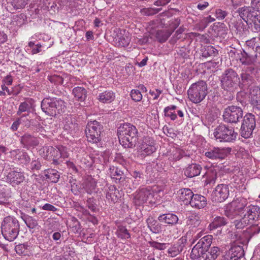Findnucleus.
<instances>
[{
	"label": "nucleus",
	"mask_w": 260,
	"mask_h": 260,
	"mask_svg": "<svg viewBox=\"0 0 260 260\" xmlns=\"http://www.w3.org/2000/svg\"><path fill=\"white\" fill-rule=\"evenodd\" d=\"M260 208L258 206L248 205L247 199L239 198L228 204L224 209L225 215L230 219L236 216L241 218L235 220L233 223L237 229H242L251 223L259 216Z\"/></svg>",
	"instance_id": "obj_1"
},
{
	"label": "nucleus",
	"mask_w": 260,
	"mask_h": 260,
	"mask_svg": "<svg viewBox=\"0 0 260 260\" xmlns=\"http://www.w3.org/2000/svg\"><path fill=\"white\" fill-rule=\"evenodd\" d=\"M260 208L258 206L248 205L247 199L239 198L228 204L224 209L225 215L230 219L236 216L241 218L235 220L233 223L237 229H242L251 223L259 216Z\"/></svg>",
	"instance_id": "obj_2"
},
{
	"label": "nucleus",
	"mask_w": 260,
	"mask_h": 260,
	"mask_svg": "<svg viewBox=\"0 0 260 260\" xmlns=\"http://www.w3.org/2000/svg\"><path fill=\"white\" fill-rule=\"evenodd\" d=\"M120 143L124 148H134L138 141V130L136 126L129 123L121 125L118 130Z\"/></svg>",
	"instance_id": "obj_3"
},
{
	"label": "nucleus",
	"mask_w": 260,
	"mask_h": 260,
	"mask_svg": "<svg viewBox=\"0 0 260 260\" xmlns=\"http://www.w3.org/2000/svg\"><path fill=\"white\" fill-rule=\"evenodd\" d=\"M41 107L46 114L54 117L64 112L66 109L64 101L55 97L45 98L41 102Z\"/></svg>",
	"instance_id": "obj_4"
},
{
	"label": "nucleus",
	"mask_w": 260,
	"mask_h": 260,
	"mask_svg": "<svg viewBox=\"0 0 260 260\" xmlns=\"http://www.w3.org/2000/svg\"><path fill=\"white\" fill-rule=\"evenodd\" d=\"M1 228L4 238L11 242L17 238L20 231V224L16 218L8 216L4 218Z\"/></svg>",
	"instance_id": "obj_5"
},
{
	"label": "nucleus",
	"mask_w": 260,
	"mask_h": 260,
	"mask_svg": "<svg viewBox=\"0 0 260 260\" xmlns=\"http://www.w3.org/2000/svg\"><path fill=\"white\" fill-rule=\"evenodd\" d=\"M190 101L194 103L202 102L208 94V87L206 82L203 80L199 81L191 84L187 90Z\"/></svg>",
	"instance_id": "obj_6"
},
{
	"label": "nucleus",
	"mask_w": 260,
	"mask_h": 260,
	"mask_svg": "<svg viewBox=\"0 0 260 260\" xmlns=\"http://www.w3.org/2000/svg\"><path fill=\"white\" fill-rule=\"evenodd\" d=\"M212 236L206 235L201 238L198 243L192 248L190 258L192 259H198L201 257H204L205 254L207 252L212 244Z\"/></svg>",
	"instance_id": "obj_7"
},
{
	"label": "nucleus",
	"mask_w": 260,
	"mask_h": 260,
	"mask_svg": "<svg viewBox=\"0 0 260 260\" xmlns=\"http://www.w3.org/2000/svg\"><path fill=\"white\" fill-rule=\"evenodd\" d=\"M213 135L219 142H231L235 140L237 133L235 132L233 127L220 124L215 128Z\"/></svg>",
	"instance_id": "obj_8"
},
{
	"label": "nucleus",
	"mask_w": 260,
	"mask_h": 260,
	"mask_svg": "<svg viewBox=\"0 0 260 260\" xmlns=\"http://www.w3.org/2000/svg\"><path fill=\"white\" fill-rule=\"evenodd\" d=\"M239 77L237 72L232 69L226 70L221 76L222 88L230 92L233 91L239 86Z\"/></svg>",
	"instance_id": "obj_9"
},
{
	"label": "nucleus",
	"mask_w": 260,
	"mask_h": 260,
	"mask_svg": "<svg viewBox=\"0 0 260 260\" xmlns=\"http://www.w3.org/2000/svg\"><path fill=\"white\" fill-rule=\"evenodd\" d=\"M103 126L96 120L87 123L85 129L86 137L89 142L98 143L101 140V134Z\"/></svg>",
	"instance_id": "obj_10"
},
{
	"label": "nucleus",
	"mask_w": 260,
	"mask_h": 260,
	"mask_svg": "<svg viewBox=\"0 0 260 260\" xmlns=\"http://www.w3.org/2000/svg\"><path fill=\"white\" fill-rule=\"evenodd\" d=\"M243 109L237 106H229L224 109L223 112V120L225 122L236 123L243 117Z\"/></svg>",
	"instance_id": "obj_11"
},
{
	"label": "nucleus",
	"mask_w": 260,
	"mask_h": 260,
	"mask_svg": "<svg viewBox=\"0 0 260 260\" xmlns=\"http://www.w3.org/2000/svg\"><path fill=\"white\" fill-rule=\"evenodd\" d=\"M255 116L251 113H247L244 117L241 126V136L247 139L251 137L255 127Z\"/></svg>",
	"instance_id": "obj_12"
},
{
	"label": "nucleus",
	"mask_w": 260,
	"mask_h": 260,
	"mask_svg": "<svg viewBox=\"0 0 260 260\" xmlns=\"http://www.w3.org/2000/svg\"><path fill=\"white\" fill-rule=\"evenodd\" d=\"M153 193L147 188H141L134 195V202L136 206H141L147 201L152 202Z\"/></svg>",
	"instance_id": "obj_13"
},
{
	"label": "nucleus",
	"mask_w": 260,
	"mask_h": 260,
	"mask_svg": "<svg viewBox=\"0 0 260 260\" xmlns=\"http://www.w3.org/2000/svg\"><path fill=\"white\" fill-rule=\"evenodd\" d=\"M229 196V186L226 184H218L212 193V200L215 202H222Z\"/></svg>",
	"instance_id": "obj_14"
},
{
	"label": "nucleus",
	"mask_w": 260,
	"mask_h": 260,
	"mask_svg": "<svg viewBox=\"0 0 260 260\" xmlns=\"http://www.w3.org/2000/svg\"><path fill=\"white\" fill-rule=\"evenodd\" d=\"M244 255L242 246L236 244L232 245L222 260H238Z\"/></svg>",
	"instance_id": "obj_15"
},
{
	"label": "nucleus",
	"mask_w": 260,
	"mask_h": 260,
	"mask_svg": "<svg viewBox=\"0 0 260 260\" xmlns=\"http://www.w3.org/2000/svg\"><path fill=\"white\" fill-rule=\"evenodd\" d=\"M158 220L166 226H173L179 224V218L177 215L173 213H168L160 215Z\"/></svg>",
	"instance_id": "obj_16"
},
{
	"label": "nucleus",
	"mask_w": 260,
	"mask_h": 260,
	"mask_svg": "<svg viewBox=\"0 0 260 260\" xmlns=\"http://www.w3.org/2000/svg\"><path fill=\"white\" fill-rule=\"evenodd\" d=\"M241 78H239V87L245 90L248 89L255 83V80L252 75L242 72L240 74Z\"/></svg>",
	"instance_id": "obj_17"
},
{
	"label": "nucleus",
	"mask_w": 260,
	"mask_h": 260,
	"mask_svg": "<svg viewBox=\"0 0 260 260\" xmlns=\"http://www.w3.org/2000/svg\"><path fill=\"white\" fill-rule=\"evenodd\" d=\"M239 57L242 64L253 65L256 62L257 54H251L242 49L240 51Z\"/></svg>",
	"instance_id": "obj_18"
},
{
	"label": "nucleus",
	"mask_w": 260,
	"mask_h": 260,
	"mask_svg": "<svg viewBox=\"0 0 260 260\" xmlns=\"http://www.w3.org/2000/svg\"><path fill=\"white\" fill-rule=\"evenodd\" d=\"M24 178L23 173L13 171L7 175V181L13 186H15L22 182Z\"/></svg>",
	"instance_id": "obj_19"
},
{
	"label": "nucleus",
	"mask_w": 260,
	"mask_h": 260,
	"mask_svg": "<svg viewBox=\"0 0 260 260\" xmlns=\"http://www.w3.org/2000/svg\"><path fill=\"white\" fill-rule=\"evenodd\" d=\"M111 177L115 180L116 183L122 184L125 181V177L123 171L117 167L112 166L109 168Z\"/></svg>",
	"instance_id": "obj_20"
},
{
	"label": "nucleus",
	"mask_w": 260,
	"mask_h": 260,
	"mask_svg": "<svg viewBox=\"0 0 260 260\" xmlns=\"http://www.w3.org/2000/svg\"><path fill=\"white\" fill-rule=\"evenodd\" d=\"M226 152L224 149L219 148H214L206 152L205 155L211 159H222L226 156Z\"/></svg>",
	"instance_id": "obj_21"
},
{
	"label": "nucleus",
	"mask_w": 260,
	"mask_h": 260,
	"mask_svg": "<svg viewBox=\"0 0 260 260\" xmlns=\"http://www.w3.org/2000/svg\"><path fill=\"white\" fill-rule=\"evenodd\" d=\"M202 169L201 165L192 163L184 169V175L188 178H192L199 175Z\"/></svg>",
	"instance_id": "obj_22"
},
{
	"label": "nucleus",
	"mask_w": 260,
	"mask_h": 260,
	"mask_svg": "<svg viewBox=\"0 0 260 260\" xmlns=\"http://www.w3.org/2000/svg\"><path fill=\"white\" fill-rule=\"evenodd\" d=\"M106 190V199L109 203L114 204L117 202L119 198V190L114 185H110L108 186Z\"/></svg>",
	"instance_id": "obj_23"
},
{
	"label": "nucleus",
	"mask_w": 260,
	"mask_h": 260,
	"mask_svg": "<svg viewBox=\"0 0 260 260\" xmlns=\"http://www.w3.org/2000/svg\"><path fill=\"white\" fill-rule=\"evenodd\" d=\"M207 204V199L204 196L194 194L189 205L193 208L200 209L206 206Z\"/></svg>",
	"instance_id": "obj_24"
},
{
	"label": "nucleus",
	"mask_w": 260,
	"mask_h": 260,
	"mask_svg": "<svg viewBox=\"0 0 260 260\" xmlns=\"http://www.w3.org/2000/svg\"><path fill=\"white\" fill-rule=\"evenodd\" d=\"M20 142L25 147H35L38 146L39 143L36 137L27 133L25 134L21 137Z\"/></svg>",
	"instance_id": "obj_25"
},
{
	"label": "nucleus",
	"mask_w": 260,
	"mask_h": 260,
	"mask_svg": "<svg viewBox=\"0 0 260 260\" xmlns=\"http://www.w3.org/2000/svg\"><path fill=\"white\" fill-rule=\"evenodd\" d=\"M180 199L185 205L190 204L194 196L193 192L189 188H182L179 190Z\"/></svg>",
	"instance_id": "obj_26"
},
{
	"label": "nucleus",
	"mask_w": 260,
	"mask_h": 260,
	"mask_svg": "<svg viewBox=\"0 0 260 260\" xmlns=\"http://www.w3.org/2000/svg\"><path fill=\"white\" fill-rule=\"evenodd\" d=\"M221 250L217 246H213L205 254L204 260H215L221 254Z\"/></svg>",
	"instance_id": "obj_27"
},
{
	"label": "nucleus",
	"mask_w": 260,
	"mask_h": 260,
	"mask_svg": "<svg viewBox=\"0 0 260 260\" xmlns=\"http://www.w3.org/2000/svg\"><path fill=\"white\" fill-rule=\"evenodd\" d=\"M115 97V93L111 90H108L100 93L98 99L103 103H110L114 101Z\"/></svg>",
	"instance_id": "obj_28"
},
{
	"label": "nucleus",
	"mask_w": 260,
	"mask_h": 260,
	"mask_svg": "<svg viewBox=\"0 0 260 260\" xmlns=\"http://www.w3.org/2000/svg\"><path fill=\"white\" fill-rule=\"evenodd\" d=\"M72 93L76 99L80 102L84 101L87 97V91L82 87H75L73 89Z\"/></svg>",
	"instance_id": "obj_29"
},
{
	"label": "nucleus",
	"mask_w": 260,
	"mask_h": 260,
	"mask_svg": "<svg viewBox=\"0 0 260 260\" xmlns=\"http://www.w3.org/2000/svg\"><path fill=\"white\" fill-rule=\"evenodd\" d=\"M201 222V217L196 213H190L187 218V224L192 227H198L200 224Z\"/></svg>",
	"instance_id": "obj_30"
},
{
	"label": "nucleus",
	"mask_w": 260,
	"mask_h": 260,
	"mask_svg": "<svg viewBox=\"0 0 260 260\" xmlns=\"http://www.w3.org/2000/svg\"><path fill=\"white\" fill-rule=\"evenodd\" d=\"M172 34V31H170L169 29L158 30L156 32L155 37L159 42L163 43L168 40Z\"/></svg>",
	"instance_id": "obj_31"
},
{
	"label": "nucleus",
	"mask_w": 260,
	"mask_h": 260,
	"mask_svg": "<svg viewBox=\"0 0 260 260\" xmlns=\"http://www.w3.org/2000/svg\"><path fill=\"white\" fill-rule=\"evenodd\" d=\"M227 220L224 217L217 216L216 217L212 222H211L209 228L210 230H212L217 228L224 226L227 224Z\"/></svg>",
	"instance_id": "obj_32"
},
{
	"label": "nucleus",
	"mask_w": 260,
	"mask_h": 260,
	"mask_svg": "<svg viewBox=\"0 0 260 260\" xmlns=\"http://www.w3.org/2000/svg\"><path fill=\"white\" fill-rule=\"evenodd\" d=\"M218 54V50L213 46H205L202 50V55L203 57L215 56Z\"/></svg>",
	"instance_id": "obj_33"
},
{
	"label": "nucleus",
	"mask_w": 260,
	"mask_h": 260,
	"mask_svg": "<svg viewBox=\"0 0 260 260\" xmlns=\"http://www.w3.org/2000/svg\"><path fill=\"white\" fill-rule=\"evenodd\" d=\"M47 174L45 175V177L49 179L52 182L57 183L60 178V175L58 172L54 169H48L45 170Z\"/></svg>",
	"instance_id": "obj_34"
},
{
	"label": "nucleus",
	"mask_w": 260,
	"mask_h": 260,
	"mask_svg": "<svg viewBox=\"0 0 260 260\" xmlns=\"http://www.w3.org/2000/svg\"><path fill=\"white\" fill-rule=\"evenodd\" d=\"M63 128L64 131L73 134L79 130V126L75 121L73 122L72 120H68L66 122Z\"/></svg>",
	"instance_id": "obj_35"
},
{
	"label": "nucleus",
	"mask_w": 260,
	"mask_h": 260,
	"mask_svg": "<svg viewBox=\"0 0 260 260\" xmlns=\"http://www.w3.org/2000/svg\"><path fill=\"white\" fill-rule=\"evenodd\" d=\"M21 217L28 228L34 229L38 225L37 220L32 217L24 214Z\"/></svg>",
	"instance_id": "obj_36"
},
{
	"label": "nucleus",
	"mask_w": 260,
	"mask_h": 260,
	"mask_svg": "<svg viewBox=\"0 0 260 260\" xmlns=\"http://www.w3.org/2000/svg\"><path fill=\"white\" fill-rule=\"evenodd\" d=\"M117 236L122 239H128L131 238V235L125 226L120 225L116 232Z\"/></svg>",
	"instance_id": "obj_37"
},
{
	"label": "nucleus",
	"mask_w": 260,
	"mask_h": 260,
	"mask_svg": "<svg viewBox=\"0 0 260 260\" xmlns=\"http://www.w3.org/2000/svg\"><path fill=\"white\" fill-rule=\"evenodd\" d=\"M147 222L150 230L153 233H159L161 231V226L158 224L155 225L156 221L153 220L152 218H148Z\"/></svg>",
	"instance_id": "obj_38"
},
{
	"label": "nucleus",
	"mask_w": 260,
	"mask_h": 260,
	"mask_svg": "<svg viewBox=\"0 0 260 260\" xmlns=\"http://www.w3.org/2000/svg\"><path fill=\"white\" fill-rule=\"evenodd\" d=\"M251 7L244 6L243 7L239 8L237 10V12L239 14L240 17L244 21L247 23V16L248 15V13H249Z\"/></svg>",
	"instance_id": "obj_39"
},
{
	"label": "nucleus",
	"mask_w": 260,
	"mask_h": 260,
	"mask_svg": "<svg viewBox=\"0 0 260 260\" xmlns=\"http://www.w3.org/2000/svg\"><path fill=\"white\" fill-rule=\"evenodd\" d=\"M140 149L143 151L144 155H149L155 152L156 148L153 145L145 143L141 145Z\"/></svg>",
	"instance_id": "obj_40"
},
{
	"label": "nucleus",
	"mask_w": 260,
	"mask_h": 260,
	"mask_svg": "<svg viewBox=\"0 0 260 260\" xmlns=\"http://www.w3.org/2000/svg\"><path fill=\"white\" fill-rule=\"evenodd\" d=\"M28 247L27 243L21 244L16 245L15 247V250L16 253L19 255H27L28 251Z\"/></svg>",
	"instance_id": "obj_41"
},
{
	"label": "nucleus",
	"mask_w": 260,
	"mask_h": 260,
	"mask_svg": "<svg viewBox=\"0 0 260 260\" xmlns=\"http://www.w3.org/2000/svg\"><path fill=\"white\" fill-rule=\"evenodd\" d=\"M10 3L16 10L23 9L27 3L28 0H10Z\"/></svg>",
	"instance_id": "obj_42"
},
{
	"label": "nucleus",
	"mask_w": 260,
	"mask_h": 260,
	"mask_svg": "<svg viewBox=\"0 0 260 260\" xmlns=\"http://www.w3.org/2000/svg\"><path fill=\"white\" fill-rule=\"evenodd\" d=\"M31 107V105L29 102L26 101L22 102L20 103L19 106V109L17 112V114L19 116H20L22 113L29 111Z\"/></svg>",
	"instance_id": "obj_43"
},
{
	"label": "nucleus",
	"mask_w": 260,
	"mask_h": 260,
	"mask_svg": "<svg viewBox=\"0 0 260 260\" xmlns=\"http://www.w3.org/2000/svg\"><path fill=\"white\" fill-rule=\"evenodd\" d=\"M18 155V159L21 164L26 165L30 162V158L26 152L22 151Z\"/></svg>",
	"instance_id": "obj_44"
},
{
	"label": "nucleus",
	"mask_w": 260,
	"mask_h": 260,
	"mask_svg": "<svg viewBox=\"0 0 260 260\" xmlns=\"http://www.w3.org/2000/svg\"><path fill=\"white\" fill-rule=\"evenodd\" d=\"M249 88L250 100L260 96V85L251 86Z\"/></svg>",
	"instance_id": "obj_45"
},
{
	"label": "nucleus",
	"mask_w": 260,
	"mask_h": 260,
	"mask_svg": "<svg viewBox=\"0 0 260 260\" xmlns=\"http://www.w3.org/2000/svg\"><path fill=\"white\" fill-rule=\"evenodd\" d=\"M160 10L159 8H143L141 10V12L144 15L152 16L158 13Z\"/></svg>",
	"instance_id": "obj_46"
},
{
	"label": "nucleus",
	"mask_w": 260,
	"mask_h": 260,
	"mask_svg": "<svg viewBox=\"0 0 260 260\" xmlns=\"http://www.w3.org/2000/svg\"><path fill=\"white\" fill-rule=\"evenodd\" d=\"M19 118L21 124H22L27 128H29L31 125H34V120L32 119H28L25 115H22Z\"/></svg>",
	"instance_id": "obj_47"
},
{
	"label": "nucleus",
	"mask_w": 260,
	"mask_h": 260,
	"mask_svg": "<svg viewBox=\"0 0 260 260\" xmlns=\"http://www.w3.org/2000/svg\"><path fill=\"white\" fill-rule=\"evenodd\" d=\"M260 232V226L257 225H253L250 229H247L245 231V234L246 235L248 234L250 237L249 239L254 236L255 234H257Z\"/></svg>",
	"instance_id": "obj_48"
},
{
	"label": "nucleus",
	"mask_w": 260,
	"mask_h": 260,
	"mask_svg": "<svg viewBox=\"0 0 260 260\" xmlns=\"http://www.w3.org/2000/svg\"><path fill=\"white\" fill-rule=\"evenodd\" d=\"M86 206L93 212H96L98 210L95 199L93 198H90L87 200Z\"/></svg>",
	"instance_id": "obj_49"
},
{
	"label": "nucleus",
	"mask_w": 260,
	"mask_h": 260,
	"mask_svg": "<svg viewBox=\"0 0 260 260\" xmlns=\"http://www.w3.org/2000/svg\"><path fill=\"white\" fill-rule=\"evenodd\" d=\"M131 96L133 100L136 102H139L142 99L141 92L138 89H133L131 92Z\"/></svg>",
	"instance_id": "obj_50"
},
{
	"label": "nucleus",
	"mask_w": 260,
	"mask_h": 260,
	"mask_svg": "<svg viewBox=\"0 0 260 260\" xmlns=\"http://www.w3.org/2000/svg\"><path fill=\"white\" fill-rule=\"evenodd\" d=\"M116 41H117L118 45L119 46L125 47L128 46L129 40L127 37H124L123 36H121L120 37L118 36Z\"/></svg>",
	"instance_id": "obj_51"
},
{
	"label": "nucleus",
	"mask_w": 260,
	"mask_h": 260,
	"mask_svg": "<svg viewBox=\"0 0 260 260\" xmlns=\"http://www.w3.org/2000/svg\"><path fill=\"white\" fill-rule=\"evenodd\" d=\"M187 242V238L186 237H182L179 240H178V242L175 244V246L179 249L180 252H182L185 246L186 243Z\"/></svg>",
	"instance_id": "obj_52"
},
{
	"label": "nucleus",
	"mask_w": 260,
	"mask_h": 260,
	"mask_svg": "<svg viewBox=\"0 0 260 260\" xmlns=\"http://www.w3.org/2000/svg\"><path fill=\"white\" fill-rule=\"evenodd\" d=\"M255 11V10H253L251 6V10H250L249 13H248V15L247 16V22L251 21L253 22L255 20L259 18L258 17H260V15L257 14Z\"/></svg>",
	"instance_id": "obj_53"
},
{
	"label": "nucleus",
	"mask_w": 260,
	"mask_h": 260,
	"mask_svg": "<svg viewBox=\"0 0 260 260\" xmlns=\"http://www.w3.org/2000/svg\"><path fill=\"white\" fill-rule=\"evenodd\" d=\"M255 11V10H253L251 6V10H250L249 13H248V15L247 16V22L251 21L253 22L255 20L259 18L258 17H260V15L257 14Z\"/></svg>",
	"instance_id": "obj_54"
},
{
	"label": "nucleus",
	"mask_w": 260,
	"mask_h": 260,
	"mask_svg": "<svg viewBox=\"0 0 260 260\" xmlns=\"http://www.w3.org/2000/svg\"><path fill=\"white\" fill-rule=\"evenodd\" d=\"M189 50L188 47L185 46L179 48L178 51V54L184 58H186L189 56Z\"/></svg>",
	"instance_id": "obj_55"
},
{
	"label": "nucleus",
	"mask_w": 260,
	"mask_h": 260,
	"mask_svg": "<svg viewBox=\"0 0 260 260\" xmlns=\"http://www.w3.org/2000/svg\"><path fill=\"white\" fill-rule=\"evenodd\" d=\"M250 103L255 111H260V96L250 100Z\"/></svg>",
	"instance_id": "obj_56"
},
{
	"label": "nucleus",
	"mask_w": 260,
	"mask_h": 260,
	"mask_svg": "<svg viewBox=\"0 0 260 260\" xmlns=\"http://www.w3.org/2000/svg\"><path fill=\"white\" fill-rule=\"evenodd\" d=\"M149 244L151 247L160 250H164L166 248L165 243H161L156 241H150Z\"/></svg>",
	"instance_id": "obj_57"
},
{
	"label": "nucleus",
	"mask_w": 260,
	"mask_h": 260,
	"mask_svg": "<svg viewBox=\"0 0 260 260\" xmlns=\"http://www.w3.org/2000/svg\"><path fill=\"white\" fill-rule=\"evenodd\" d=\"M228 13L220 9H216L215 12V16L218 20L223 19L227 15Z\"/></svg>",
	"instance_id": "obj_58"
},
{
	"label": "nucleus",
	"mask_w": 260,
	"mask_h": 260,
	"mask_svg": "<svg viewBox=\"0 0 260 260\" xmlns=\"http://www.w3.org/2000/svg\"><path fill=\"white\" fill-rule=\"evenodd\" d=\"M35 131L37 133H39L43 138L47 137V132L40 124L39 123L35 125Z\"/></svg>",
	"instance_id": "obj_59"
},
{
	"label": "nucleus",
	"mask_w": 260,
	"mask_h": 260,
	"mask_svg": "<svg viewBox=\"0 0 260 260\" xmlns=\"http://www.w3.org/2000/svg\"><path fill=\"white\" fill-rule=\"evenodd\" d=\"M163 131L164 133L169 137L174 138L176 137V134L173 128H169L167 126H164Z\"/></svg>",
	"instance_id": "obj_60"
},
{
	"label": "nucleus",
	"mask_w": 260,
	"mask_h": 260,
	"mask_svg": "<svg viewBox=\"0 0 260 260\" xmlns=\"http://www.w3.org/2000/svg\"><path fill=\"white\" fill-rule=\"evenodd\" d=\"M41 164L39 158L32 160L30 163V169L31 170H39L41 169Z\"/></svg>",
	"instance_id": "obj_61"
},
{
	"label": "nucleus",
	"mask_w": 260,
	"mask_h": 260,
	"mask_svg": "<svg viewBox=\"0 0 260 260\" xmlns=\"http://www.w3.org/2000/svg\"><path fill=\"white\" fill-rule=\"evenodd\" d=\"M132 176L135 179V181H137L138 183L141 182L144 179V174L139 171H134L133 172Z\"/></svg>",
	"instance_id": "obj_62"
},
{
	"label": "nucleus",
	"mask_w": 260,
	"mask_h": 260,
	"mask_svg": "<svg viewBox=\"0 0 260 260\" xmlns=\"http://www.w3.org/2000/svg\"><path fill=\"white\" fill-rule=\"evenodd\" d=\"M251 6H252L253 10L259 12L260 13V0H252ZM259 15H260V14Z\"/></svg>",
	"instance_id": "obj_63"
},
{
	"label": "nucleus",
	"mask_w": 260,
	"mask_h": 260,
	"mask_svg": "<svg viewBox=\"0 0 260 260\" xmlns=\"http://www.w3.org/2000/svg\"><path fill=\"white\" fill-rule=\"evenodd\" d=\"M258 19L255 20L253 23V27H252V29L253 31L255 32H259L260 35V17H258Z\"/></svg>",
	"instance_id": "obj_64"
}]
</instances>
